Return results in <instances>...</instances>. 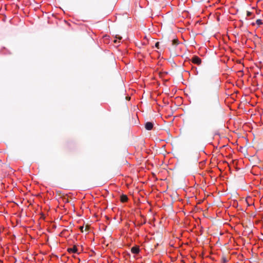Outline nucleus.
<instances>
[{
	"label": "nucleus",
	"mask_w": 263,
	"mask_h": 263,
	"mask_svg": "<svg viewBox=\"0 0 263 263\" xmlns=\"http://www.w3.org/2000/svg\"><path fill=\"white\" fill-rule=\"evenodd\" d=\"M67 251L68 253H77L79 254L81 252L78 251V249L77 245H73L72 248H68Z\"/></svg>",
	"instance_id": "nucleus-1"
},
{
	"label": "nucleus",
	"mask_w": 263,
	"mask_h": 263,
	"mask_svg": "<svg viewBox=\"0 0 263 263\" xmlns=\"http://www.w3.org/2000/svg\"><path fill=\"white\" fill-rule=\"evenodd\" d=\"M192 62L195 64L200 65L201 64V60L197 56H194L192 59Z\"/></svg>",
	"instance_id": "nucleus-2"
},
{
	"label": "nucleus",
	"mask_w": 263,
	"mask_h": 263,
	"mask_svg": "<svg viewBox=\"0 0 263 263\" xmlns=\"http://www.w3.org/2000/svg\"><path fill=\"white\" fill-rule=\"evenodd\" d=\"M11 53L10 51L5 47H3L0 49V54L7 55Z\"/></svg>",
	"instance_id": "nucleus-3"
},
{
	"label": "nucleus",
	"mask_w": 263,
	"mask_h": 263,
	"mask_svg": "<svg viewBox=\"0 0 263 263\" xmlns=\"http://www.w3.org/2000/svg\"><path fill=\"white\" fill-rule=\"evenodd\" d=\"M120 201L122 203H126L128 201V198L126 195L122 194L120 197Z\"/></svg>",
	"instance_id": "nucleus-4"
},
{
	"label": "nucleus",
	"mask_w": 263,
	"mask_h": 263,
	"mask_svg": "<svg viewBox=\"0 0 263 263\" xmlns=\"http://www.w3.org/2000/svg\"><path fill=\"white\" fill-rule=\"evenodd\" d=\"M139 252H140V249H139V246H138L133 247L131 248V252L133 254H137L139 253Z\"/></svg>",
	"instance_id": "nucleus-5"
},
{
	"label": "nucleus",
	"mask_w": 263,
	"mask_h": 263,
	"mask_svg": "<svg viewBox=\"0 0 263 263\" xmlns=\"http://www.w3.org/2000/svg\"><path fill=\"white\" fill-rule=\"evenodd\" d=\"M145 127L147 130H151L153 128V124L152 122H146L145 125Z\"/></svg>",
	"instance_id": "nucleus-6"
},
{
	"label": "nucleus",
	"mask_w": 263,
	"mask_h": 263,
	"mask_svg": "<svg viewBox=\"0 0 263 263\" xmlns=\"http://www.w3.org/2000/svg\"><path fill=\"white\" fill-rule=\"evenodd\" d=\"M116 38L119 40L118 42L117 41V40H114V43H120V41L122 40V37L121 36H120L116 35Z\"/></svg>",
	"instance_id": "nucleus-7"
},
{
	"label": "nucleus",
	"mask_w": 263,
	"mask_h": 263,
	"mask_svg": "<svg viewBox=\"0 0 263 263\" xmlns=\"http://www.w3.org/2000/svg\"><path fill=\"white\" fill-rule=\"evenodd\" d=\"M178 40L177 39H174L172 41L173 45H177L178 44Z\"/></svg>",
	"instance_id": "nucleus-8"
},
{
	"label": "nucleus",
	"mask_w": 263,
	"mask_h": 263,
	"mask_svg": "<svg viewBox=\"0 0 263 263\" xmlns=\"http://www.w3.org/2000/svg\"><path fill=\"white\" fill-rule=\"evenodd\" d=\"M256 24L257 25H258V26L262 24V20H260V19H258L256 20Z\"/></svg>",
	"instance_id": "nucleus-9"
},
{
	"label": "nucleus",
	"mask_w": 263,
	"mask_h": 263,
	"mask_svg": "<svg viewBox=\"0 0 263 263\" xmlns=\"http://www.w3.org/2000/svg\"><path fill=\"white\" fill-rule=\"evenodd\" d=\"M228 260L226 257H223L221 259V263H227Z\"/></svg>",
	"instance_id": "nucleus-10"
},
{
	"label": "nucleus",
	"mask_w": 263,
	"mask_h": 263,
	"mask_svg": "<svg viewBox=\"0 0 263 263\" xmlns=\"http://www.w3.org/2000/svg\"><path fill=\"white\" fill-rule=\"evenodd\" d=\"M252 12H250V11H247V15L248 17H250L252 15Z\"/></svg>",
	"instance_id": "nucleus-11"
},
{
	"label": "nucleus",
	"mask_w": 263,
	"mask_h": 263,
	"mask_svg": "<svg viewBox=\"0 0 263 263\" xmlns=\"http://www.w3.org/2000/svg\"><path fill=\"white\" fill-rule=\"evenodd\" d=\"M159 42H157L156 44H155V47L159 49Z\"/></svg>",
	"instance_id": "nucleus-12"
},
{
	"label": "nucleus",
	"mask_w": 263,
	"mask_h": 263,
	"mask_svg": "<svg viewBox=\"0 0 263 263\" xmlns=\"http://www.w3.org/2000/svg\"><path fill=\"white\" fill-rule=\"evenodd\" d=\"M83 228H84L83 226H81L80 227V231L81 232H83Z\"/></svg>",
	"instance_id": "nucleus-13"
},
{
	"label": "nucleus",
	"mask_w": 263,
	"mask_h": 263,
	"mask_svg": "<svg viewBox=\"0 0 263 263\" xmlns=\"http://www.w3.org/2000/svg\"><path fill=\"white\" fill-rule=\"evenodd\" d=\"M130 185V183H126V186H127V188H129Z\"/></svg>",
	"instance_id": "nucleus-14"
},
{
	"label": "nucleus",
	"mask_w": 263,
	"mask_h": 263,
	"mask_svg": "<svg viewBox=\"0 0 263 263\" xmlns=\"http://www.w3.org/2000/svg\"><path fill=\"white\" fill-rule=\"evenodd\" d=\"M2 184H3L4 186L5 187V184L4 183H3V182L2 183Z\"/></svg>",
	"instance_id": "nucleus-15"
}]
</instances>
